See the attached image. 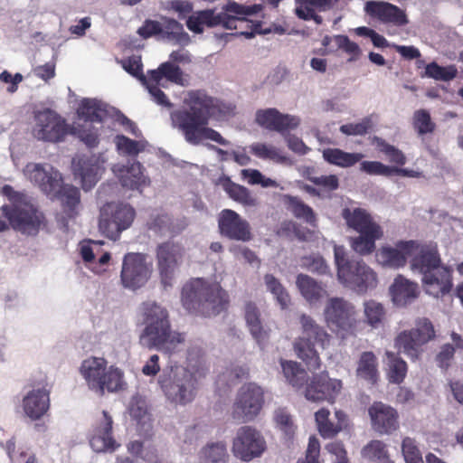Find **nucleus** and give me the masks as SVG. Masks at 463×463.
Segmentation results:
<instances>
[{
    "label": "nucleus",
    "instance_id": "obj_1",
    "mask_svg": "<svg viewBox=\"0 0 463 463\" xmlns=\"http://www.w3.org/2000/svg\"><path fill=\"white\" fill-rule=\"evenodd\" d=\"M184 102L187 109L174 110L170 118L173 128L183 134L186 142L196 146L210 139L222 146L229 145L218 131L208 127L210 118L221 110L216 99L203 90H194L188 91Z\"/></svg>",
    "mask_w": 463,
    "mask_h": 463
},
{
    "label": "nucleus",
    "instance_id": "obj_2",
    "mask_svg": "<svg viewBox=\"0 0 463 463\" xmlns=\"http://www.w3.org/2000/svg\"><path fill=\"white\" fill-rule=\"evenodd\" d=\"M411 267L422 274L426 292L436 298L449 293L452 288L451 269L441 264L436 243L414 241Z\"/></svg>",
    "mask_w": 463,
    "mask_h": 463
},
{
    "label": "nucleus",
    "instance_id": "obj_3",
    "mask_svg": "<svg viewBox=\"0 0 463 463\" xmlns=\"http://www.w3.org/2000/svg\"><path fill=\"white\" fill-rule=\"evenodd\" d=\"M143 322L146 325L139 343L148 349L172 354L184 342V335L172 331L167 310L156 302L142 304Z\"/></svg>",
    "mask_w": 463,
    "mask_h": 463
},
{
    "label": "nucleus",
    "instance_id": "obj_4",
    "mask_svg": "<svg viewBox=\"0 0 463 463\" xmlns=\"http://www.w3.org/2000/svg\"><path fill=\"white\" fill-rule=\"evenodd\" d=\"M1 194L5 196L10 204H4L0 210L7 219L8 223L0 218V232L11 226L14 231L27 235L38 233L44 225V214L32 203L31 198L24 192L15 191L11 185L5 184Z\"/></svg>",
    "mask_w": 463,
    "mask_h": 463
},
{
    "label": "nucleus",
    "instance_id": "obj_5",
    "mask_svg": "<svg viewBox=\"0 0 463 463\" xmlns=\"http://www.w3.org/2000/svg\"><path fill=\"white\" fill-rule=\"evenodd\" d=\"M181 300L188 312L205 317L218 315L229 305V296L218 283L201 278L192 279L183 287Z\"/></svg>",
    "mask_w": 463,
    "mask_h": 463
},
{
    "label": "nucleus",
    "instance_id": "obj_6",
    "mask_svg": "<svg viewBox=\"0 0 463 463\" xmlns=\"http://www.w3.org/2000/svg\"><path fill=\"white\" fill-rule=\"evenodd\" d=\"M300 323L304 335L294 341V352L298 358L306 364L308 370H317L321 367V359L314 342L324 349L329 345L331 336L309 316L302 315Z\"/></svg>",
    "mask_w": 463,
    "mask_h": 463
},
{
    "label": "nucleus",
    "instance_id": "obj_7",
    "mask_svg": "<svg viewBox=\"0 0 463 463\" xmlns=\"http://www.w3.org/2000/svg\"><path fill=\"white\" fill-rule=\"evenodd\" d=\"M80 373L85 379L90 390L103 395L119 390L123 383L122 372L114 367H108V362L103 357L91 356L80 364Z\"/></svg>",
    "mask_w": 463,
    "mask_h": 463
},
{
    "label": "nucleus",
    "instance_id": "obj_8",
    "mask_svg": "<svg viewBox=\"0 0 463 463\" xmlns=\"http://www.w3.org/2000/svg\"><path fill=\"white\" fill-rule=\"evenodd\" d=\"M158 383L167 399L173 402L186 404L195 397L197 379L184 367L175 366L164 371L158 378Z\"/></svg>",
    "mask_w": 463,
    "mask_h": 463
},
{
    "label": "nucleus",
    "instance_id": "obj_9",
    "mask_svg": "<svg viewBox=\"0 0 463 463\" xmlns=\"http://www.w3.org/2000/svg\"><path fill=\"white\" fill-rule=\"evenodd\" d=\"M436 336L434 326L427 317L415 320L414 327L400 332L394 339L395 347L415 361L423 353V347Z\"/></svg>",
    "mask_w": 463,
    "mask_h": 463
},
{
    "label": "nucleus",
    "instance_id": "obj_10",
    "mask_svg": "<svg viewBox=\"0 0 463 463\" xmlns=\"http://www.w3.org/2000/svg\"><path fill=\"white\" fill-rule=\"evenodd\" d=\"M135 217V209L128 203H107L100 210L99 230L107 238L117 241L131 226Z\"/></svg>",
    "mask_w": 463,
    "mask_h": 463
},
{
    "label": "nucleus",
    "instance_id": "obj_11",
    "mask_svg": "<svg viewBox=\"0 0 463 463\" xmlns=\"http://www.w3.org/2000/svg\"><path fill=\"white\" fill-rule=\"evenodd\" d=\"M223 9L227 11L228 21H225V29L236 30L237 33L247 39L256 34H265L269 30L262 29L261 21H253L249 16L258 14L261 10L260 5H244L236 2H228Z\"/></svg>",
    "mask_w": 463,
    "mask_h": 463
},
{
    "label": "nucleus",
    "instance_id": "obj_12",
    "mask_svg": "<svg viewBox=\"0 0 463 463\" xmlns=\"http://www.w3.org/2000/svg\"><path fill=\"white\" fill-rule=\"evenodd\" d=\"M33 118L32 134L38 140L58 143L69 134L70 125L51 109L35 111Z\"/></svg>",
    "mask_w": 463,
    "mask_h": 463
},
{
    "label": "nucleus",
    "instance_id": "obj_13",
    "mask_svg": "<svg viewBox=\"0 0 463 463\" xmlns=\"http://www.w3.org/2000/svg\"><path fill=\"white\" fill-rule=\"evenodd\" d=\"M153 270L152 262L143 253L129 252L123 258L120 280L124 288L137 290L146 284Z\"/></svg>",
    "mask_w": 463,
    "mask_h": 463
},
{
    "label": "nucleus",
    "instance_id": "obj_14",
    "mask_svg": "<svg viewBox=\"0 0 463 463\" xmlns=\"http://www.w3.org/2000/svg\"><path fill=\"white\" fill-rule=\"evenodd\" d=\"M337 277L342 284L358 294H364L378 284L376 272L363 260H355L349 266L343 267Z\"/></svg>",
    "mask_w": 463,
    "mask_h": 463
},
{
    "label": "nucleus",
    "instance_id": "obj_15",
    "mask_svg": "<svg viewBox=\"0 0 463 463\" xmlns=\"http://www.w3.org/2000/svg\"><path fill=\"white\" fill-rule=\"evenodd\" d=\"M327 326L337 332L354 334L356 327L354 307L340 298H330L325 308Z\"/></svg>",
    "mask_w": 463,
    "mask_h": 463
},
{
    "label": "nucleus",
    "instance_id": "obj_16",
    "mask_svg": "<svg viewBox=\"0 0 463 463\" xmlns=\"http://www.w3.org/2000/svg\"><path fill=\"white\" fill-rule=\"evenodd\" d=\"M266 449V441L262 435L250 426L241 427L232 442L234 456L249 462L261 456Z\"/></svg>",
    "mask_w": 463,
    "mask_h": 463
},
{
    "label": "nucleus",
    "instance_id": "obj_17",
    "mask_svg": "<svg viewBox=\"0 0 463 463\" xmlns=\"http://www.w3.org/2000/svg\"><path fill=\"white\" fill-rule=\"evenodd\" d=\"M264 402L263 390L255 383L243 385L233 406V418L248 421L256 417Z\"/></svg>",
    "mask_w": 463,
    "mask_h": 463
},
{
    "label": "nucleus",
    "instance_id": "obj_18",
    "mask_svg": "<svg viewBox=\"0 0 463 463\" xmlns=\"http://www.w3.org/2000/svg\"><path fill=\"white\" fill-rule=\"evenodd\" d=\"M24 174L50 198L57 195L63 184L60 172L50 165L28 163L24 169Z\"/></svg>",
    "mask_w": 463,
    "mask_h": 463
},
{
    "label": "nucleus",
    "instance_id": "obj_19",
    "mask_svg": "<svg viewBox=\"0 0 463 463\" xmlns=\"http://www.w3.org/2000/svg\"><path fill=\"white\" fill-rule=\"evenodd\" d=\"M342 388L341 380L330 378L326 372H321L313 374L307 383L304 395L307 400L311 402L326 401L329 403H334Z\"/></svg>",
    "mask_w": 463,
    "mask_h": 463
},
{
    "label": "nucleus",
    "instance_id": "obj_20",
    "mask_svg": "<svg viewBox=\"0 0 463 463\" xmlns=\"http://www.w3.org/2000/svg\"><path fill=\"white\" fill-rule=\"evenodd\" d=\"M184 254V249L179 243L165 241L156 248V260L162 284L172 286L175 272L177 269Z\"/></svg>",
    "mask_w": 463,
    "mask_h": 463
},
{
    "label": "nucleus",
    "instance_id": "obj_21",
    "mask_svg": "<svg viewBox=\"0 0 463 463\" xmlns=\"http://www.w3.org/2000/svg\"><path fill=\"white\" fill-rule=\"evenodd\" d=\"M218 227L221 235L230 240L249 241L252 238L250 223L233 210L221 212Z\"/></svg>",
    "mask_w": 463,
    "mask_h": 463
},
{
    "label": "nucleus",
    "instance_id": "obj_22",
    "mask_svg": "<svg viewBox=\"0 0 463 463\" xmlns=\"http://www.w3.org/2000/svg\"><path fill=\"white\" fill-rule=\"evenodd\" d=\"M33 389L24 397L23 408L25 415L33 420H40L50 408V388L44 382L37 385L33 384Z\"/></svg>",
    "mask_w": 463,
    "mask_h": 463
},
{
    "label": "nucleus",
    "instance_id": "obj_23",
    "mask_svg": "<svg viewBox=\"0 0 463 463\" xmlns=\"http://www.w3.org/2000/svg\"><path fill=\"white\" fill-rule=\"evenodd\" d=\"M364 11L370 17L385 24L402 27L409 23L405 11L392 4L383 1H368Z\"/></svg>",
    "mask_w": 463,
    "mask_h": 463
},
{
    "label": "nucleus",
    "instance_id": "obj_24",
    "mask_svg": "<svg viewBox=\"0 0 463 463\" xmlns=\"http://www.w3.org/2000/svg\"><path fill=\"white\" fill-rule=\"evenodd\" d=\"M373 429L380 434H391L399 428V414L390 405L373 402L368 409Z\"/></svg>",
    "mask_w": 463,
    "mask_h": 463
},
{
    "label": "nucleus",
    "instance_id": "obj_25",
    "mask_svg": "<svg viewBox=\"0 0 463 463\" xmlns=\"http://www.w3.org/2000/svg\"><path fill=\"white\" fill-rule=\"evenodd\" d=\"M256 122L266 129L284 134L297 128L300 120L296 116L282 114L277 109H267L256 112Z\"/></svg>",
    "mask_w": 463,
    "mask_h": 463
},
{
    "label": "nucleus",
    "instance_id": "obj_26",
    "mask_svg": "<svg viewBox=\"0 0 463 463\" xmlns=\"http://www.w3.org/2000/svg\"><path fill=\"white\" fill-rule=\"evenodd\" d=\"M113 420L108 411H102V417L93 428L90 445L96 452L114 451L119 445L112 437Z\"/></svg>",
    "mask_w": 463,
    "mask_h": 463
},
{
    "label": "nucleus",
    "instance_id": "obj_27",
    "mask_svg": "<svg viewBox=\"0 0 463 463\" xmlns=\"http://www.w3.org/2000/svg\"><path fill=\"white\" fill-rule=\"evenodd\" d=\"M414 241H399L394 247L383 246L380 249L377 257L383 266L399 269L404 267L407 259L413 252Z\"/></svg>",
    "mask_w": 463,
    "mask_h": 463
},
{
    "label": "nucleus",
    "instance_id": "obj_28",
    "mask_svg": "<svg viewBox=\"0 0 463 463\" xmlns=\"http://www.w3.org/2000/svg\"><path fill=\"white\" fill-rule=\"evenodd\" d=\"M99 164L95 156H80L73 158L72 171L80 178L83 190H90L98 182Z\"/></svg>",
    "mask_w": 463,
    "mask_h": 463
},
{
    "label": "nucleus",
    "instance_id": "obj_29",
    "mask_svg": "<svg viewBox=\"0 0 463 463\" xmlns=\"http://www.w3.org/2000/svg\"><path fill=\"white\" fill-rule=\"evenodd\" d=\"M228 19L227 11L215 13L214 9H205L193 13L186 20L187 28L194 33H203V27L213 28L222 26L225 28V21Z\"/></svg>",
    "mask_w": 463,
    "mask_h": 463
},
{
    "label": "nucleus",
    "instance_id": "obj_30",
    "mask_svg": "<svg viewBox=\"0 0 463 463\" xmlns=\"http://www.w3.org/2000/svg\"><path fill=\"white\" fill-rule=\"evenodd\" d=\"M117 171L122 186L130 190H141L150 184V179L144 175L143 165L137 161L127 166L122 165Z\"/></svg>",
    "mask_w": 463,
    "mask_h": 463
},
{
    "label": "nucleus",
    "instance_id": "obj_31",
    "mask_svg": "<svg viewBox=\"0 0 463 463\" xmlns=\"http://www.w3.org/2000/svg\"><path fill=\"white\" fill-rule=\"evenodd\" d=\"M390 293L395 305L404 307L418 298V284L399 275L391 286Z\"/></svg>",
    "mask_w": 463,
    "mask_h": 463
},
{
    "label": "nucleus",
    "instance_id": "obj_32",
    "mask_svg": "<svg viewBox=\"0 0 463 463\" xmlns=\"http://www.w3.org/2000/svg\"><path fill=\"white\" fill-rule=\"evenodd\" d=\"M244 318L252 337L259 345H264L269 338V330L265 329L260 320V311L256 303L248 301L244 306Z\"/></svg>",
    "mask_w": 463,
    "mask_h": 463
},
{
    "label": "nucleus",
    "instance_id": "obj_33",
    "mask_svg": "<svg viewBox=\"0 0 463 463\" xmlns=\"http://www.w3.org/2000/svg\"><path fill=\"white\" fill-rule=\"evenodd\" d=\"M148 78L156 83H162L165 79L166 81L180 86L187 84L184 73L179 65L170 61L162 62L156 70L148 71Z\"/></svg>",
    "mask_w": 463,
    "mask_h": 463
},
{
    "label": "nucleus",
    "instance_id": "obj_34",
    "mask_svg": "<svg viewBox=\"0 0 463 463\" xmlns=\"http://www.w3.org/2000/svg\"><path fill=\"white\" fill-rule=\"evenodd\" d=\"M342 217L345 220L347 226L358 233L381 228L373 220L372 216L362 208H355L354 210L345 208L342 212Z\"/></svg>",
    "mask_w": 463,
    "mask_h": 463
},
{
    "label": "nucleus",
    "instance_id": "obj_35",
    "mask_svg": "<svg viewBox=\"0 0 463 463\" xmlns=\"http://www.w3.org/2000/svg\"><path fill=\"white\" fill-rule=\"evenodd\" d=\"M186 226L187 222L184 218L173 220L167 214H157L147 222L148 229L158 234L170 233L176 235L183 232Z\"/></svg>",
    "mask_w": 463,
    "mask_h": 463
},
{
    "label": "nucleus",
    "instance_id": "obj_36",
    "mask_svg": "<svg viewBox=\"0 0 463 463\" xmlns=\"http://www.w3.org/2000/svg\"><path fill=\"white\" fill-rule=\"evenodd\" d=\"M108 114L107 105L96 99H83L77 109L78 117L86 122L101 123Z\"/></svg>",
    "mask_w": 463,
    "mask_h": 463
},
{
    "label": "nucleus",
    "instance_id": "obj_37",
    "mask_svg": "<svg viewBox=\"0 0 463 463\" xmlns=\"http://www.w3.org/2000/svg\"><path fill=\"white\" fill-rule=\"evenodd\" d=\"M52 199L61 201L63 213L69 219L74 218L77 214V208L80 203V193L79 188L72 184H64L61 186V191Z\"/></svg>",
    "mask_w": 463,
    "mask_h": 463
},
{
    "label": "nucleus",
    "instance_id": "obj_38",
    "mask_svg": "<svg viewBox=\"0 0 463 463\" xmlns=\"http://www.w3.org/2000/svg\"><path fill=\"white\" fill-rule=\"evenodd\" d=\"M296 284L301 295L310 304L317 303L326 296V289L308 275H298Z\"/></svg>",
    "mask_w": 463,
    "mask_h": 463
},
{
    "label": "nucleus",
    "instance_id": "obj_39",
    "mask_svg": "<svg viewBox=\"0 0 463 463\" xmlns=\"http://www.w3.org/2000/svg\"><path fill=\"white\" fill-rule=\"evenodd\" d=\"M280 365L287 383L296 390L304 387L308 382V376L301 364L296 361L280 359Z\"/></svg>",
    "mask_w": 463,
    "mask_h": 463
},
{
    "label": "nucleus",
    "instance_id": "obj_40",
    "mask_svg": "<svg viewBox=\"0 0 463 463\" xmlns=\"http://www.w3.org/2000/svg\"><path fill=\"white\" fill-rule=\"evenodd\" d=\"M281 201L287 210L290 211L297 219H302L306 222L315 225L316 213L313 209L306 204L299 197L290 194H282Z\"/></svg>",
    "mask_w": 463,
    "mask_h": 463
},
{
    "label": "nucleus",
    "instance_id": "obj_41",
    "mask_svg": "<svg viewBox=\"0 0 463 463\" xmlns=\"http://www.w3.org/2000/svg\"><path fill=\"white\" fill-rule=\"evenodd\" d=\"M362 153H349L340 148H325L323 150V158L330 165L342 168L354 166L362 160Z\"/></svg>",
    "mask_w": 463,
    "mask_h": 463
},
{
    "label": "nucleus",
    "instance_id": "obj_42",
    "mask_svg": "<svg viewBox=\"0 0 463 463\" xmlns=\"http://www.w3.org/2000/svg\"><path fill=\"white\" fill-rule=\"evenodd\" d=\"M382 228L359 232V236L351 238L352 249L361 254L368 255L375 250V241L383 237Z\"/></svg>",
    "mask_w": 463,
    "mask_h": 463
},
{
    "label": "nucleus",
    "instance_id": "obj_43",
    "mask_svg": "<svg viewBox=\"0 0 463 463\" xmlns=\"http://www.w3.org/2000/svg\"><path fill=\"white\" fill-rule=\"evenodd\" d=\"M377 366L375 354L371 351L364 352L357 363L356 376L374 384L379 376Z\"/></svg>",
    "mask_w": 463,
    "mask_h": 463
},
{
    "label": "nucleus",
    "instance_id": "obj_44",
    "mask_svg": "<svg viewBox=\"0 0 463 463\" xmlns=\"http://www.w3.org/2000/svg\"><path fill=\"white\" fill-rule=\"evenodd\" d=\"M222 187L230 198L245 207H255L259 203L258 199L251 194L248 188L233 183L230 178L222 183Z\"/></svg>",
    "mask_w": 463,
    "mask_h": 463
},
{
    "label": "nucleus",
    "instance_id": "obj_45",
    "mask_svg": "<svg viewBox=\"0 0 463 463\" xmlns=\"http://www.w3.org/2000/svg\"><path fill=\"white\" fill-rule=\"evenodd\" d=\"M387 378L392 383L400 384L402 383L408 372L407 363L399 356L398 354L387 351Z\"/></svg>",
    "mask_w": 463,
    "mask_h": 463
},
{
    "label": "nucleus",
    "instance_id": "obj_46",
    "mask_svg": "<svg viewBox=\"0 0 463 463\" xmlns=\"http://www.w3.org/2000/svg\"><path fill=\"white\" fill-rule=\"evenodd\" d=\"M385 315V308L380 302H377L373 299L364 301V323L370 326L372 328L381 327L383 325Z\"/></svg>",
    "mask_w": 463,
    "mask_h": 463
},
{
    "label": "nucleus",
    "instance_id": "obj_47",
    "mask_svg": "<svg viewBox=\"0 0 463 463\" xmlns=\"http://www.w3.org/2000/svg\"><path fill=\"white\" fill-rule=\"evenodd\" d=\"M411 124L419 136L432 134L436 129V124L432 120L430 113L424 109L414 111Z\"/></svg>",
    "mask_w": 463,
    "mask_h": 463
},
{
    "label": "nucleus",
    "instance_id": "obj_48",
    "mask_svg": "<svg viewBox=\"0 0 463 463\" xmlns=\"http://www.w3.org/2000/svg\"><path fill=\"white\" fill-rule=\"evenodd\" d=\"M161 35L163 38L177 43L188 42L189 35L184 32L182 24L173 18H164Z\"/></svg>",
    "mask_w": 463,
    "mask_h": 463
},
{
    "label": "nucleus",
    "instance_id": "obj_49",
    "mask_svg": "<svg viewBox=\"0 0 463 463\" xmlns=\"http://www.w3.org/2000/svg\"><path fill=\"white\" fill-rule=\"evenodd\" d=\"M330 411L326 408H322L315 413V420L317 425L319 434L324 439H330L340 432V427L335 426L329 420Z\"/></svg>",
    "mask_w": 463,
    "mask_h": 463
},
{
    "label": "nucleus",
    "instance_id": "obj_50",
    "mask_svg": "<svg viewBox=\"0 0 463 463\" xmlns=\"http://www.w3.org/2000/svg\"><path fill=\"white\" fill-rule=\"evenodd\" d=\"M250 150L255 156L264 160L268 159L276 163H285L288 159L279 148L272 145L255 143L250 146Z\"/></svg>",
    "mask_w": 463,
    "mask_h": 463
},
{
    "label": "nucleus",
    "instance_id": "obj_51",
    "mask_svg": "<svg viewBox=\"0 0 463 463\" xmlns=\"http://www.w3.org/2000/svg\"><path fill=\"white\" fill-rule=\"evenodd\" d=\"M458 70L455 65L440 66L436 61L426 65L423 76L436 80L449 81L457 77Z\"/></svg>",
    "mask_w": 463,
    "mask_h": 463
},
{
    "label": "nucleus",
    "instance_id": "obj_52",
    "mask_svg": "<svg viewBox=\"0 0 463 463\" xmlns=\"http://www.w3.org/2000/svg\"><path fill=\"white\" fill-rule=\"evenodd\" d=\"M228 458L226 446L223 442L212 443L201 451L202 463H225Z\"/></svg>",
    "mask_w": 463,
    "mask_h": 463
},
{
    "label": "nucleus",
    "instance_id": "obj_53",
    "mask_svg": "<svg viewBox=\"0 0 463 463\" xmlns=\"http://www.w3.org/2000/svg\"><path fill=\"white\" fill-rule=\"evenodd\" d=\"M363 456L371 460L378 461L379 463H393L390 458L386 449V445L378 439L370 441L363 449Z\"/></svg>",
    "mask_w": 463,
    "mask_h": 463
},
{
    "label": "nucleus",
    "instance_id": "obj_54",
    "mask_svg": "<svg viewBox=\"0 0 463 463\" xmlns=\"http://www.w3.org/2000/svg\"><path fill=\"white\" fill-rule=\"evenodd\" d=\"M264 280L268 289L274 295L281 308L288 307L290 304V297L279 280L271 274H266Z\"/></svg>",
    "mask_w": 463,
    "mask_h": 463
},
{
    "label": "nucleus",
    "instance_id": "obj_55",
    "mask_svg": "<svg viewBox=\"0 0 463 463\" xmlns=\"http://www.w3.org/2000/svg\"><path fill=\"white\" fill-rule=\"evenodd\" d=\"M69 134L77 137L90 148L96 147L99 142L98 132L91 126L88 128L80 124L70 126Z\"/></svg>",
    "mask_w": 463,
    "mask_h": 463
},
{
    "label": "nucleus",
    "instance_id": "obj_56",
    "mask_svg": "<svg viewBox=\"0 0 463 463\" xmlns=\"http://www.w3.org/2000/svg\"><path fill=\"white\" fill-rule=\"evenodd\" d=\"M402 453L405 463H424L421 451L413 438L405 437L402 439Z\"/></svg>",
    "mask_w": 463,
    "mask_h": 463
},
{
    "label": "nucleus",
    "instance_id": "obj_57",
    "mask_svg": "<svg viewBox=\"0 0 463 463\" xmlns=\"http://www.w3.org/2000/svg\"><path fill=\"white\" fill-rule=\"evenodd\" d=\"M117 149L126 156H135L144 150V146L124 135H118L115 138Z\"/></svg>",
    "mask_w": 463,
    "mask_h": 463
},
{
    "label": "nucleus",
    "instance_id": "obj_58",
    "mask_svg": "<svg viewBox=\"0 0 463 463\" xmlns=\"http://www.w3.org/2000/svg\"><path fill=\"white\" fill-rule=\"evenodd\" d=\"M375 139L380 151L383 152L392 163H395L400 165H403L406 163V157L400 149L388 144L382 138L375 137Z\"/></svg>",
    "mask_w": 463,
    "mask_h": 463
},
{
    "label": "nucleus",
    "instance_id": "obj_59",
    "mask_svg": "<svg viewBox=\"0 0 463 463\" xmlns=\"http://www.w3.org/2000/svg\"><path fill=\"white\" fill-rule=\"evenodd\" d=\"M337 1L338 0H296V14H299L300 11L310 14V10H315V8L327 10L332 8Z\"/></svg>",
    "mask_w": 463,
    "mask_h": 463
},
{
    "label": "nucleus",
    "instance_id": "obj_60",
    "mask_svg": "<svg viewBox=\"0 0 463 463\" xmlns=\"http://www.w3.org/2000/svg\"><path fill=\"white\" fill-rule=\"evenodd\" d=\"M143 85L146 86L152 97V99L156 104L168 109L173 107V103L169 100L165 92L160 89V86L165 87L163 83H156L151 81L150 78H148V80Z\"/></svg>",
    "mask_w": 463,
    "mask_h": 463
},
{
    "label": "nucleus",
    "instance_id": "obj_61",
    "mask_svg": "<svg viewBox=\"0 0 463 463\" xmlns=\"http://www.w3.org/2000/svg\"><path fill=\"white\" fill-rule=\"evenodd\" d=\"M122 66L127 72L139 80L142 84L148 80V74L146 76L143 73V64L140 57H130L123 61Z\"/></svg>",
    "mask_w": 463,
    "mask_h": 463
},
{
    "label": "nucleus",
    "instance_id": "obj_62",
    "mask_svg": "<svg viewBox=\"0 0 463 463\" xmlns=\"http://www.w3.org/2000/svg\"><path fill=\"white\" fill-rule=\"evenodd\" d=\"M306 178L315 185L320 186L328 192L335 191L339 187V179L335 175L314 176L308 169Z\"/></svg>",
    "mask_w": 463,
    "mask_h": 463
},
{
    "label": "nucleus",
    "instance_id": "obj_63",
    "mask_svg": "<svg viewBox=\"0 0 463 463\" xmlns=\"http://www.w3.org/2000/svg\"><path fill=\"white\" fill-rule=\"evenodd\" d=\"M360 170L371 175L391 176L393 169L378 161H363L360 165Z\"/></svg>",
    "mask_w": 463,
    "mask_h": 463
},
{
    "label": "nucleus",
    "instance_id": "obj_64",
    "mask_svg": "<svg viewBox=\"0 0 463 463\" xmlns=\"http://www.w3.org/2000/svg\"><path fill=\"white\" fill-rule=\"evenodd\" d=\"M372 128V120L364 118L358 123H348L340 127V131L346 136H363Z\"/></svg>",
    "mask_w": 463,
    "mask_h": 463
}]
</instances>
